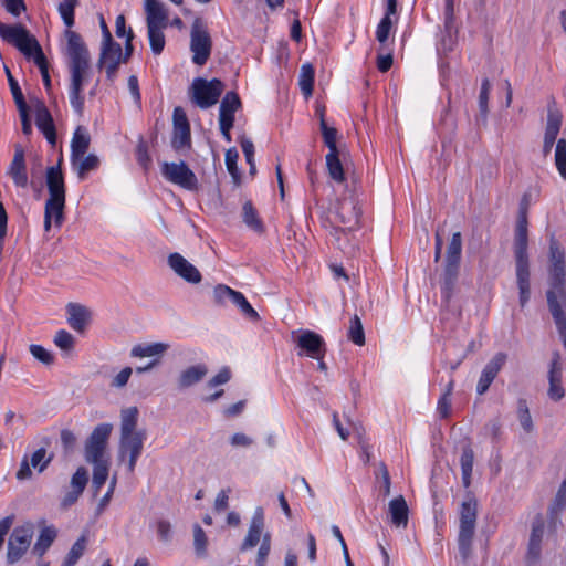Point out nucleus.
<instances>
[{
	"instance_id": "1",
	"label": "nucleus",
	"mask_w": 566,
	"mask_h": 566,
	"mask_svg": "<svg viewBox=\"0 0 566 566\" xmlns=\"http://www.w3.org/2000/svg\"><path fill=\"white\" fill-rule=\"evenodd\" d=\"M78 6V0H63L59 4V13L67 27L64 32L66 38L67 69L70 73L69 97L73 109L82 115L84 111V95L83 88L87 83L91 73V54L81 36L71 28L75 23V8Z\"/></svg>"
},
{
	"instance_id": "2",
	"label": "nucleus",
	"mask_w": 566,
	"mask_h": 566,
	"mask_svg": "<svg viewBox=\"0 0 566 566\" xmlns=\"http://www.w3.org/2000/svg\"><path fill=\"white\" fill-rule=\"evenodd\" d=\"M527 195H524L514 234V256L516 265V283L520 291V305L524 307L531 297L528 231H527Z\"/></svg>"
},
{
	"instance_id": "3",
	"label": "nucleus",
	"mask_w": 566,
	"mask_h": 566,
	"mask_svg": "<svg viewBox=\"0 0 566 566\" xmlns=\"http://www.w3.org/2000/svg\"><path fill=\"white\" fill-rule=\"evenodd\" d=\"M548 284L546 291L547 306L551 312H565L566 307V263L565 252L558 241L552 235L549 240Z\"/></svg>"
},
{
	"instance_id": "4",
	"label": "nucleus",
	"mask_w": 566,
	"mask_h": 566,
	"mask_svg": "<svg viewBox=\"0 0 566 566\" xmlns=\"http://www.w3.org/2000/svg\"><path fill=\"white\" fill-rule=\"evenodd\" d=\"M63 158L60 157L54 166H50L45 170V184L49 191V199L44 206V230H51L52 220L60 228L64 220V208L66 200V186L64 175L62 172Z\"/></svg>"
},
{
	"instance_id": "5",
	"label": "nucleus",
	"mask_w": 566,
	"mask_h": 566,
	"mask_svg": "<svg viewBox=\"0 0 566 566\" xmlns=\"http://www.w3.org/2000/svg\"><path fill=\"white\" fill-rule=\"evenodd\" d=\"M478 507V500L470 494L467 495V499L460 506L458 546L459 553L464 560H467L472 553V541L475 534Z\"/></svg>"
},
{
	"instance_id": "6",
	"label": "nucleus",
	"mask_w": 566,
	"mask_h": 566,
	"mask_svg": "<svg viewBox=\"0 0 566 566\" xmlns=\"http://www.w3.org/2000/svg\"><path fill=\"white\" fill-rule=\"evenodd\" d=\"M461 252L462 237L460 232H454L447 249L446 264L441 283V295L447 303L450 302L454 293L459 276Z\"/></svg>"
},
{
	"instance_id": "7",
	"label": "nucleus",
	"mask_w": 566,
	"mask_h": 566,
	"mask_svg": "<svg viewBox=\"0 0 566 566\" xmlns=\"http://www.w3.org/2000/svg\"><path fill=\"white\" fill-rule=\"evenodd\" d=\"M0 36L29 60L42 51L36 38L21 23L6 24L0 21Z\"/></svg>"
},
{
	"instance_id": "8",
	"label": "nucleus",
	"mask_w": 566,
	"mask_h": 566,
	"mask_svg": "<svg viewBox=\"0 0 566 566\" xmlns=\"http://www.w3.org/2000/svg\"><path fill=\"white\" fill-rule=\"evenodd\" d=\"M224 91V84L219 78L210 81L197 77L193 80L189 93L193 104L200 108H209L218 103L221 94Z\"/></svg>"
},
{
	"instance_id": "9",
	"label": "nucleus",
	"mask_w": 566,
	"mask_h": 566,
	"mask_svg": "<svg viewBox=\"0 0 566 566\" xmlns=\"http://www.w3.org/2000/svg\"><path fill=\"white\" fill-rule=\"evenodd\" d=\"M34 534V526L31 522L17 526L11 532L7 545V563H18L29 551Z\"/></svg>"
},
{
	"instance_id": "10",
	"label": "nucleus",
	"mask_w": 566,
	"mask_h": 566,
	"mask_svg": "<svg viewBox=\"0 0 566 566\" xmlns=\"http://www.w3.org/2000/svg\"><path fill=\"white\" fill-rule=\"evenodd\" d=\"M212 41L201 19H196L191 25L190 50L193 53L192 62L197 65L207 63L211 54Z\"/></svg>"
},
{
	"instance_id": "11",
	"label": "nucleus",
	"mask_w": 566,
	"mask_h": 566,
	"mask_svg": "<svg viewBox=\"0 0 566 566\" xmlns=\"http://www.w3.org/2000/svg\"><path fill=\"white\" fill-rule=\"evenodd\" d=\"M293 342L300 348L298 356L306 355L313 359H323L326 353L324 338L310 329H300L292 332Z\"/></svg>"
},
{
	"instance_id": "12",
	"label": "nucleus",
	"mask_w": 566,
	"mask_h": 566,
	"mask_svg": "<svg viewBox=\"0 0 566 566\" xmlns=\"http://www.w3.org/2000/svg\"><path fill=\"white\" fill-rule=\"evenodd\" d=\"M161 175L169 182L186 190H198V178L185 161L163 163Z\"/></svg>"
},
{
	"instance_id": "13",
	"label": "nucleus",
	"mask_w": 566,
	"mask_h": 566,
	"mask_svg": "<svg viewBox=\"0 0 566 566\" xmlns=\"http://www.w3.org/2000/svg\"><path fill=\"white\" fill-rule=\"evenodd\" d=\"M112 429L113 427L109 423H101L94 428L85 442L84 457L86 462L106 461L104 453Z\"/></svg>"
},
{
	"instance_id": "14",
	"label": "nucleus",
	"mask_w": 566,
	"mask_h": 566,
	"mask_svg": "<svg viewBox=\"0 0 566 566\" xmlns=\"http://www.w3.org/2000/svg\"><path fill=\"white\" fill-rule=\"evenodd\" d=\"M146 431L139 430L136 434L120 436L118 447V459L125 461L128 458L127 471L133 473L138 458L142 455Z\"/></svg>"
},
{
	"instance_id": "15",
	"label": "nucleus",
	"mask_w": 566,
	"mask_h": 566,
	"mask_svg": "<svg viewBox=\"0 0 566 566\" xmlns=\"http://www.w3.org/2000/svg\"><path fill=\"white\" fill-rule=\"evenodd\" d=\"M53 458V453H50L49 455L46 454L45 448L35 450L30 459L28 455H24L21 461L20 469L17 472V479L20 481L30 479L32 476L31 465L34 469H38L40 473L43 472L52 462Z\"/></svg>"
},
{
	"instance_id": "16",
	"label": "nucleus",
	"mask_w": 566,
	"mask_h": 566,
	"mask_svg": "<svg viewBox=\"0 0 566 566\" xmlns=\"http://www.w3.org/2000/svg\"><path fill=\"white\" fill-rule=\"evenodd\" d=\"M7 175L18 188H27L29 185L28 169L24 149L20 144L14 145L13 158L8 167Z\"/></svg>"
},
{
	"instance_id": "17",
	"label": "nucleus",
	"mask_w": 566,
	"mask_h": 566,
	"mask_svg": "<svg viewBox=\"0 0 566 566\" xmlns=\"http://www.w3.org/2000/svg\"><path fill=\"white\" fill-rule=\"evenodd\" d=\"M544 531V517L542 514H537L532 522V530L526 553V560L531 565L537 563L541 557Z\"/></svg>"
},
{
	"instance_id": "18",
	"label": "nucleus",
	"mask_w": 566,
	"mask_h": 566,
	"mask_svg": "<svg viewBox=\"0 0 566 566\" xmlns=\"http://www.w3.org/2000/svg\"><path fill=\"white\" fill-rule=\"evenodd\" d=\"M168 265L178 276L188 283L198 284L202 280L199 270L178 252L169 254Z\"/></svg>"
},
{
	"instance_id": "19",
	"label": "nucleus",
	"mask_w": 566,
	"mask_h": 566,
	"mask_svg": "<svg viewBox=\"0 0 566 566\" xmlns=\"http://www.w3.org/2000/svg\"><path fill=\"white\" fill-rule=\"evenodd\" d=\"M88 482V471L84 467L77 468L70 481L71 490L65 493L61 501V507L66 510L74 505L82 493L84 492Z\"/></svg>"
},
{
	"instance_id": "20",
	"label": "nucleus",
	"mask_w": 566,
	"mask_h": 566,
	"mask_svg": "<svg viewBox=\"0 0 566 566\" xmlns=\"http://www.w3.org/2000/svg\"><path fill=\"white\" fill-rule=\"evenodd\" d=\"M34 112H35V125L41 130V133L44 135L46 140L54 146L56 144V129L53 122V117L49 111V108L45 106V104L36 99L34 102Z\"/></svg>"
},
{
	"instance_id": "21",
	"label": "nucleus",
	"mask_w": 566,
	"mask_h": 566,
	"mask_svg": "<svg viewBox=\"0 0 566 566\" xmlns=\"http://www.w3.org/2000/svg\"><path fill=\"white\" fill-rule=\"evenodd\" d=\"M67 324L77 333H84L91 323L92 312L78 303H69L66 305Z\"/></svg>"
},
{
	"instance_id": "22",
	"label": "nucleus",
	"mask_w": 566,
	"mask_h": 566,
	"mask_svg": "<svg viewBox=\"0 0 566 566\" xmlns=\"http://www.w3.org/2000/svg\"><path fill=\"white\" fill-rule=\"evenodd\" d=\"M147 28H167L168 10L159 0H145Z\"/></svg>"
},
{
	"instance_id": "23",
	"label": "nucleus",
	"mask_w": 566,
	"mask_h": 566,
	"mask_svg": "<svg viewBox=\"0 0 566 566\" xmlns=\"http://www.w3.org/2000/svg\"><path fill=\"white\" fill-rule=\"evenodd\" d=\"M360 210L354 199H343L337 203V220L348 229H353L358 224Z\"/></svg>"
},
{
	"instance_id": "24",
	"label": "nucleus",
	"mask_w": 566,
	"mask_h": 566,
	"mask_svg": "<svg viewBox=\"0 0 566 566\" xmlns=\"http://www.w3.org/2000/svg\"><path fill=\"white\" fill-rule=\"evenodd\" d=\"M263 528H264L263 509L258 507L253 514L248 534L240 546V551L245 552V551L256 546L261 539Z\"/></svg>"
},
{
	"instance_id": "25",
	"label": "nucleus",
	"mask_w": 566,
	"mask_h": 566,
	"mask_svg": "<svg viewBox=\"0 0 566 566\" xmlns=\"http://www.w3.org/2000/svg\"><path fill=\"white\" fill-rule=\"evenodd\" d=\"M562 113L557 109H548L547 114V124L546 129L544 134V145H543V153L544 155H547L551 153L557 135L559 133L560 126H562Z\"/></svg>"
},
{
	"instance_id": "26",
	"label": "nucleus",
	"mask_w": 566,
	"mask_h": 566,
	"mask_svg": "<svg viewBox=\"0 0 566 566\" xmlns=\"http://www.w3.org/2000/svg\"><path fill=\"white\" fill-rule=\"evenodd\" d=\"M241 105L239 95L233 91L228 92L220 104L219 124H234V114Z\"/></svg>"
},
{
	"instance_id": "27",
	"label": "nucleus",
	"mask_w": 566,
	"mask_h": 566,
	"mask_svg": "<svg viewBox=\"0 0 566 566\" xmlns=\"http://www.w3.org/2000/svg\"><path fill=\"white\" fill-rule=\"evenodd\" d=\"M91 143V137L87 134V130L78 126L74 132L72 142H71V163L72 165H76L78 159H81L86 151L88 150Z\"/></svg>"
},
{
	"instance_id": "28",
	"label": "nucleus",
	"mask_w": 566,
	"mask_h": 566,
	"mask_svg": "<svg viewBox=\"0 0 566 566\" xmlns=\"http://www.w3.org/2000/svg\"><path fill=\"white\" fill-rule=\"evenodd\" d=\"M391 523L397 527H406L408 524L409 509L402 495L392 499L388 505Z\"/></svg>"
},
{
	"instance_id": "29",
	"label": "nucleus",
	"mask_w": 566,
	"mask_h": 566,
	"mask_svg": "<svg viewBox=\"0 0 566 566\" xmlns=\"http://www.w3.org/2000/svg\"><path fill=\"white\" fill-rule=\"evenodd\" d=\"M208 368L203 364L190 366L182 370L178 377L179 389L189 388L203 379L207 375Z\"/></svg>"
},
{
	"instance_id": "30",
	"label": "nucleus",
	"mask_w": 566,
	"mask_h": 566,
	"mask_svg": "<svg viewBox=\"0 0 566 566\" xmlns=\"http://www.w3.org/2000/svg\"><path fill=\"white\" fill-rule=\"evenodd\" d=\"M57 536V530L53 525L44 526L41 528L35 544L33 545L32 553L40 559L44 556Z\"/></svg>"
},
{
	"instance_id": "31",
	"label": "nucleus",
	"mask_w": 566,
	"mask_h": 566,
	"mask_svg": "<svg viewBox=\"0 0 566 566\" xmlns=\"http://www.w3.org/2000/svg\"><path fill=\"white\" fill-rule=\"evenodd\" d=\"M168 348L169 345L165 343L138 344L132 348L130 356L138 358L157 356V358L160 359V356H163Z\"/></svg>"
},
{
	"instance_id": "32",
	"label": "nucleus",
	"mask_w": 566,
	"mask_h": 566,
	"mask_svg": "<svg viewBox=\"0 0 566 566\" xmlns=\"http://www.w3.org/2000/svg\"><path fill=\"white\" fill-rule=\"evenodd\" d=\"M137 407H129L122 410L120 413V436L136 434V426L138 421Z\"/></svg>"
},
{
	"instance_id": "33",
	"label": "nucleus",
	"mask_w": 566,
	"mask_h": 566,
	"mask_svg": "<svg viewBox=\"0 0 566 566\" xmlns=\"http://www.w3.org/2000/svg\"><path fill=\"white\" fill-rule=\"evenodd\" d=\"M326 167L329 177L335 182L343 184L345 181V172L339 159V150L328 151L326 155Z\"/></svg>"
},
{
	"instance_id": "34",
	"label": "nucleus",
	"mask_w": 566,
	"mask_h": 566,
	"mask_svg": "<svg viewBox=\"0 0 566 566\" xmlns=\"http://www.w3.org/2000/svg\"><path fill=\"white\" fill-rule=\"evenodd\" d=\"M474 452L471 447L467 446L462 450L460 458L462 482L465 488L471 483V476L473 471Z\"/></svg>"
},
{
	"instance_id": "35",
	"label": "nucleus",
	"mask_w": 566,
	"mask_h": 566,
	"mask_svg": "<svg viewBox=\"0 0 566 566\" xmlns=\"http://www.w3.org/2000/svg\"><path fill=\"white\" fill-rule=\"evenodd\" d=\"M491 91V82L489 78H484L481 84V91L479 95V116L476 117L478 124L485 125L488 119V113H489V96Z\"/></svg>"
},
{
	"instance_id": "36",
	"label": "nucleus",
	"mask_w": 566,
	"mask_h": 566,
	"mask_svg": "<svg viewBox=\"0 0 566 566\" xmlns=\"http://www.w3.org/2000/svg\"><path fill=\"white\" fill-rule=\"evenodd\" d=\"M241 292H238L228 285L218 284L213 290V300L217 305L224 306L228 303L234 305Z\"/></svg>"
},
{
	"instance_id": "37",
	"label": "nucleus",
	"mask_w": 566,
	"mask_h": 566,
	"mask_svg": "<svg viewBox=\"0 0 566 566\" xmlns=\"http://www.w3.org/2000/svg\"><path fill=\"white\" fill-rule=\"evenodd\" d=\"M315 71L312 64L302 65L298 85L305 97H310L313 93Z\"/></svg>"
},
{
	"instance_id": "38",
	"label": "nucleus",
	"mask_w": 566,
	"mask_h": 566,
	"mask_svg": "<svg viewBox=\"0 0 566 566\" xmlns=\"http://www.w3.org/2000/svg\"><path fill=\"white\" fill-rule=\"evenodd\" d=\"M87 545V536L83 534L77 538V541L72 545L70 552L67 553L62 566H74L78 562V559L83 556Z\"/></svg>"
},
{
	"instance_id": "39",
	"label": "nucleus",
	"mask_w": 566,
	"mask_h": 566,
	"mask_svg": "<svg viewBox=\"0 0 566 566\" xmlns=\"http://www.w3.org/2000/svg\"><path fill=\"white\" fill-rule=\"evenodd\" d=\"M93 468L92 486L97 494L108 478V461L91 462Z\"/></svg>"
},
{
	"instance_id": "40",
	"label": "nucleus",
	"mask_w": 566,
	"mask_h": 566,
	"mask_svg": "<svg viewBox=\"0 0 566 566\" xmlns=\"http://www.w3.org/2000/svg\"><path fill=\"white\" fill-rule=\"evenodd\" d=\"M80 179H84L90 171L96 170L99 166V159L96 155H85L78 159L76 165H72Z\"/></svg>"
},
{
	"instance_id": "41",
	"label": "nucleus",
	"mask_w": 566,
	"mask_h": 566,
	"mask_svg": "<svg viewBox=\"0 0 566 566\" xmlns=\"http://www.w3.org/2000/svg\"><path fill=\"white\" fill-rule=\"evenodd\" d=\"M242 216L244 223L256 232H261L263 230V223L258 216L256 210L254 209L251 201H245L242 207Z\"/></svg>"
},
{
	"instance_id": "42",
	"label": "nucleus",
	"mask_w": 566,
	"mask_h": 566,
	"mask_svg": "<svg viewBox=\"0 0 566 566\" xmlns=\"http://www.w3.org/2000/svg\"><path fill=\"white\" fill-rule=\"evenodd\" d=\"M507 356L505 353H496L492 359L484 366L482 374L488 376L491 380H494L497 374L505 365Z\"/></svg>"
},
{
	"instance_id": "43",
	"label": "nucleus",
	"mask_w": 566,
	"mask_h": 566,
	"mask_svg": "<svg viewBox=\"0 0 566 566\" xmlns=\"http://www.w3.org/2000/svg\"><path fill=\"white\" fill-rule=\"evenodd\" d=\"M562 375L563 373H548L549 387L547 395L554 401H559L565 396V390L562 385Z\"/></svg>"
},
{
	"instance_id": "44",
	"label": "nucleus",
	"mask_w": 566,
	"mask_h": 566,
	"mask_svg": "<svg viewBox=\"0 0 566 566\" xmlns=\"http://www.w3.org/2000/svg\"><path fill=\"white\" fill-rule=\"evenodd\" d=\"M566 507V496L556 493L552 504L548 509L549 525L553 530L556 528L557 522H560L559 514Z\"/></svg>"
},
{
	"instance_id": "45",
	"label": "nucleus",
	"mask_w": 566,
	"mask_h": 566,
	"mask_svg": "<svg viewBox=\"0 0 566 566\" xmlns=\"http://www.w3.org/2000/svg\"><path fill=\"white\" fill-rule=\"evenodd\" d=\"M348 339L358 346H363L365 344L364 327L357 315H354L349 321Z\"/></svg>"
},
{
	"instance_id": "46",
	"label": "nucleus",
	"mask_w": 566,
	"mask_h": 566,
	"mask_svg": "<svg viewBox=\"0 0 566 566\" xmlns=\"http://www.w3.org/2000/svg\"><path fill=\"white\" fill-rule=\"evenodd\" d=\"M238 159H239V153L233 147L226 151V166L231 175L233 182L239 186L241 182V174L238 168Z\"/></svg>"
},
{
	"instance_id": "47",
	"label": "nucleus",
	"mask_w": 566,
	"mask_h": 566,
	"mask_svg": "<svg viewBox=\"0 0 566 566\" xmlns=\"http://www.w3.org/2000/svg\"><path fill=\"white\" fill-rule=\"evenodd\" d=\"M319 129L323 136L324 144L328 148V151H337V129L334 127H329L323 115L321 116Z\"/></svg>"
},
{
	"instance_id": "48",
	"label": "nucleus",
	"mask_w": 566,
	"mask_h": 566,
	"mask_svg": "<svg viewBox=\"0 0 566 566\" xmlns=\"http://www.w3.org/2000/svg\"><path fill=\"white\" fill-rule=\"evenodd\" d=\"M120 64L122 57H120V44L118 43V46H108V50H106V53H103V48H101L99 57L97 62V67L99 70L103 69L105 64Z\"/></svg>"
},
{
	"instance_id": "49",
	"label": "nucleus",
	"mask_w": 566,
	"mask_h": 566,
	"mask_svg": "<svg viewBox=\"0 0 566 566\" xmlns=\"http://www.w3.org/2000/svg\"><path fill=\"white\" fill-rule=\"evenodd\" d=\"M191 145L190 128L174 129L171 146L176 151L188 148Z\"/></svg>"
},
{
	"instance_id": "50",
	"label": "nucleus",
	"mask_w": 566,
	"mask_h": 566,
	"mask_svg": "<svg viewBox=\"0 0 566 566\" xmlns=\"http://www.w3.org/2000/svg\"><path fill=\"white\" fill-rule=\"evenodd\" d=\"M164 29L165 28H147L150 49L156 55L160 54L165 48Z\"/></svg>"
},
{
	"instance_id": "51",
	"label": "nucleus",
	"mask_w": 566,
	"mask_h": 566,
	"mask_svg": "<svg viewBox=\"0 0 566 566\" xmlns=\"http://www.w3.org/2000/svg\"><path fill=\"white\" fill-rule=\"evenodd\" d=\"M207 544L208 538L206 536L205 531L199 524H195L193 526V545L197 556L206 557L207 556Z\"/></svg>"
},
{
	"instance_id": "52",
	"label": "nucleus",
	"mask_w": 566,
	"mask_h": 566,
	"mask_svg": "<svg viewBox=\"0 0 566 566\" xmlns=\"http://www.w3.org/2000/svg\"><path fill=\"white\" fill-rule=\"evenodd\" d=\"M555 165L564 180H566V139L562 138L556 144Z\"/></svg>"
},
{
	"instance_id": "53",
	"label": "nucleus",
	"mask_w": 566,
	"mask_h": 566,
	"mask_svg": "<svg viewBox=\"0 0 566 566\" xmlns=\"http://www.w3.org/2000/svg\"><path fill=\"white\" fill-rule=\"evenodd\" d=\"M520 424L526 433H531L534 429L532 417L526 400L520 399L517 405Z\"/></svg>"
},
{
	"instance_id": "54",
	"label": "nucleus",
	"mask_w": 566,
	"mask_h": 566,
	"mask_svg": "<svg viewBox=\"0 0 566 566\" xmlns=\"http://www.w3.org/2000/svg\"><path fill=\"white\" fill-rule=\"evenodd\" d=\"M136 160L144 171L149 170L151 166V157L148 153V145L142 137L139 138L136 147Z\"/></svg>"
},
{
	"instance_id": "55",
	"label": "nucleus",
	"mask_w": 566,
	"mask_h": 566,
	"mask_svg": "<svg viewBox=\"0 0 566 566\" xmlns=\"http://www.w3.org/2000/svg\"><path fill=\"white\" fill-rule=\"evenodd\" d=\"M6 73H7L9 86H10V90H11V93H12V96H13V99H14V103H15L18 109L27 108L28 105L25 103L23 93H22L18 82L12 76V74L8 67H6Z\"/></svg>"
},
{
	"instance_id": "56",
	"label": "nucleus",
	"mask_w": 566,
	"mask_h": 566,
	"mask_svg": "<svg viewBox=\"0 0 566 566\" xmlns=\"http://www.w3.org/2000/svg\"><path fill=\"white\" fill-rule=\"evenodd\" d=\"M54 344L60 349H62L64 352H70L74 348L75 338L70 332H67L65 329H60L56 332V334L54 336Z\"/></svg>"
},
{
	"instance_id": "57",
	"label": "nucleus",
	"mask_w": 566,
	"mask_h": 566,
	"mask_svg": "<svg viewBox=\"0 0 566 566\" xmlns=\"http://www.w3.org/2000/svg\"><path fill=\"white\" fill-rule=\"evenodd\" d=\"M32 60L35 63V65L40 69L42 80H43L45 87L50 88L51 77L49 74V64H48V60L43 53V50L41 52H39L36 55H34L32 57Z\"/></svg>"
},
{
	"instance_id": "58",
	"label": "nucleus",
	"mask_w": 566,
	"mask_h": 566,
	"mask_svg": "<svg viewBox=\"0 0 566 566\" xmlns=\"http://www.w3.org/2000/svg\"><path fill=\"white\" fill-rule=\"evenodd\" d=\"M391 28V18H389L388 15H384L376 30V39L379 41V43L385 44L387 42Z\"/></svg>"
},
{
	"instance_id": "59",
	"label": "nucleus",
	"mask_w": 566,
	"mask_h": 566,
	"mask_svg": "<svg viewBox=\"0 0 566 566\" xmlns=\"http://www.w3.org/2000/svg\"><path fill=\"white\" fill-rule=\"evenodd\" d=\"M270 552H271V535L269 533H266L263 535L261 545L258 551L256 563H255L256 566H265Z\"/></svg>"
},
{
	"instance_id": "60",
	"label": "nucleus",
	"mask_w": 566,
	"mask_h": 566,
	"mask_svg": "<svg viewBox=\"0 0 566 566\" xmlns=\"http://www.w3.org/2000/svg\"><path fill=\"white\" fill-rule=\"evenodd\" d=\"M235 306L240 308L242 314L248 317L251 321H258L260 319V316L258 312L251 306V304L247 301L245 296L240 293L239 297L237 298Z\"/></svg>"
},
{
	"instance_id": "61",
	"label": "nucleus",
	"mask_w": 566,
	"mask_h": 566,
	"mask_svg": "<svg viewBox=\"0 0 566 566\" xmlns=\"http://www.w3.org/2000/svg\"><path fill=\"white\" fill-rule=\"evenodd\" d=\"M240 144H241L242 151L245 156V160L250 166V174L254 175L256 171L255 164H254V145L248 138H242Z\"/></svg>"
},
{
	"instance_id": "62",
	"label": "nucleus",
	"mask_w": 566,
	"mask_h": 566,
	"mask_svg": "<svg viewBox=\"0 0 566 566\" xmlns=\"http://www.w3.org/2000/svg\"><path fill=\"white\" fill-rule=\"evenodd\" d=\"M30 353L32 356L45 365H51L54 360L53 355L41 345H31Z\"/></svg>"
},
{
	"instance_id": "63",
	"label": "nucleus",
	"mask_w": 566,
	"mask_h": 566,
	"mask_svg": "<svg viewBox=\"0 0 566 566\" xmlns=\"http://www.w3.org/2000/svg\"><path fill=\"white\" fill-rule=\"evenodd\" d=\"M2 6L12 17H20L22 12L27 11L24 0H3Z\"/></svg>"
},
{
	"instance_id": "64",
	"label": "nucleus",
	"mask_w": 566,
	"mask_h": 566,
	"mask_svg": "<svg viewBox=\"0 0 566 566\" xmlns=\"http://www.w3.org/2000/svg\"><path fill=\"white\" fill-rule=\"evenodd\" d=\"M172 124H174V129L190 128L188 117H187L185 111L182 109V107H180V106L175 107L174 114H172Z\"/></svg>"
}]
</instances>
